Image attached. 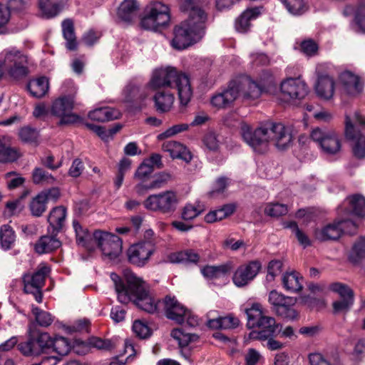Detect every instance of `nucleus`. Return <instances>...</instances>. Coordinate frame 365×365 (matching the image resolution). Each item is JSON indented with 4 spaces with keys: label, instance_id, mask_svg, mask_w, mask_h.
I'll return each mask as SVG.
<instances>
[{
    "label": "nucleus",
    "instance_id": "e433bc0d",
    "mask_svg": "<svg viewBox=\"0 0 365 365\" xmlns=\"http://www.w3.org/2000/svg\"><path fill=\"white\" fill-rule=\"evenodd\" d=\"M18 349L25 356L35 357L43 354L36 337L31 335L26 341L18 344Z\"/></svg>",
    "mask_w": 365,
    "mask_h": 365
},
{
    "label": "nucleus",
    "instance_id": "f257e3e1",
    "mask_svg": "<svg viewBox=\"0 0 365 365\" xmlns=\"http://www.w3.org/2000/svg\"><path fill=\"white\" fill-rule=\"evenodd\" d=\"M118 300L122 304L133 302L139 309L148 313H155L162 305L147 289L145 282L132 272L125 274V281L115 273H111Z\"/></svg>",
    "mask_w": 365,
    "mask_h": 365
},
{
    "label": "nucleus",
    "instance_id": "dca6fc26",
    "mask_svg": "<svg viewBox=\"0 0 365 365\" xmlns=\"http://www.w3.org/2000/svg\"><path fill=\"white\" fill-rule=\"evenodd\" d=\"M93 238L101 249L104 257L112 260L117 258L122 251V242L117 235L96 230L93 235Z\"/></svg>",
    "mask_w": 365,
    "mask_h": 365
},
{
    "label": "nucleus",
    "instance_id": "1a4fd4ad",
    "mask_svg": "<svg viewBox=\"0 0 365 365\" xmlns=\"http://www.w3.org/2000/svg\"><path fill=\"white\" fill-rule=\"evenodd\" d=\"M179 203L177 193L173 190L163 191L149 195L143 202L145 209L162 214H172Z\"/></svg>",
    "mask_w": 365,
    "mask_h": 365
},
{
    "label": "nucleus",
    "instance_id": "423d86ee",
    "mask_svg": "<svg viewBox=\"0 0 365 365\" xmlns=\"http://www.w3.org/2000/svg\"><path fill=\"white\" fill-rule=\"evenodd\" d=\"M65 94L54 99L50 107V113L60 119L61 124H71L80 120V117L73 113L75 106V94L77 87L71 79L63 84Z\"/></svg>",
    "mask_w": 365,
    "mask_h": 365
},
{
    "label": "nucleus",
    "instance_id": "603ef678",
    "mask_svg": "<svg viewBox=\"0 0 365 365\" xmlns=\"http://www.w3.org/2000/svg\"><path fill=\"white\" fill-rule=\"evenodd\" d=\"M51 349L59 356H65L71 349V344L66 338L56 336L52 338Z\"/></svg>",
    "mask_w": 365,
    "mask_h": 365
},
{
    "label": "nucleus",
    "instance_id": "0e129e2a",
    "mask_svg": "<svg viewBox=\"0 0 365 365\" xmlns=\"http://www.w3.org/2000/svg\"><path fill=\"white\" fill-rule=\"evenodd\" d=\"M153 170L154 169L151 165H149L147 163L143 161L135 171L134 178L136 180H147Z\"/></svg>",
    "mask_w": 365,
    "mask_h": 365
},
{
    "label": "nucleus",
    "instance_id": "4468645a",
    "mask_svg": "<svg viewBox=\"0 0 365 365\" xmlns=\"http://www.w3.org/2000/svg\"><path fill=\"white\" fill-rule=\"evenodd\" d=\"M357 229L356 225L351 220H339L333 223L327 224L322 228H317L314 235L319 241L335 240L339 239L342 233L353 235Z\"/></svg>",
    "mask_w": 365,
    "mask_h": 365
},
{
    "label": "nucleus",
    "instance_id": "7c9ffc66",
    "mask_svg": "<svg viewBox=\"0 0 365 365\" xmlns=\"http://www.w3.org/2000/svg\"><path fill=\"white\" fill-rule=\"evenodd\" d=\"M260 7H255L245 10L235 21V29L237 32L245 34L250 29V21L261 14Z\"/></svg>",
    "mask_w": 365,
    "mask_h": 365
},
{
    "label": "nucleus",
    "instance_id": "8fccbe9b",
    "mask_svg": "<svg viewBox=\"0 0 365 365\" xmlns=\"http://www.w3.org/2000/svg\"><path fill=\"white\" fill-rule=\"evenodd\" d=\"M285 228L291 230L292 233L294 235L299 243L306 248L311 245V240L309 237L302 230H301L295 222L290 221L284 223Z\"/></svg>",
    "mask_w": 365,
    "mask_h": 365
},
{
    "label": "nucleus",
    "instance_id": "79ce46f5",
    "mask_svg": "<svg viewBox=\"0 0 365 365\" xmlns=\"http://www.w3.org/2000/svg\"><path fill=\"white\" fill-rule=\"evenodd\" d=\"M62 31L66 41V48L69 50H75L77 47V42L73 30V24L71 20L66 19L62 22Z\"/></svg>",
    "mask_w": 365,
    "mask_h": 365
},
{
    "label": "nucleus",
    "instance_id": "4d7b16f0",
    "mask_svg": "<svg viewBox=\"0 0 365 365\" xmlns=\"http://www.w3.org/2000/svg\"><path fill=\"white\" fill-rule=\"evenodd\" d=\"M264 213L271 217H279L285 215L288 212L286 205L281 203H269L264 207Z\"/></svg>",
    "mask_w": 365,
    "mask_h": 365
},
{
    "label": "nucleus",
    "instance_id": "f3484780",
    "mask_svg": "<svg viewBox=\"0 0 365 365\" xmlns=\"http://www.w3.org/2000/svg\"><path fill=\"white\" fill-rule=\"evenodd\" d=\"M338 83L341 93L349 97H357L364 90V76L349 70L343 71L339 74Z\"/></svg>",
    "mask_w": 365,
    "mask_h": 365
},
{
    "label": "nucleus",
    "instance_id": "13d9d810",
    "mask_svg": "<svg viewBox=\"0 0 365 365\" xmlns=\"http://www.w3.org/2000/svg\"><path fill=\"white\" fill-rule=\"evenodd\" d=\"M19 138L24 142L29 143H37L38 132L31 127H24L19 133Z\"/></svg>",
    "mask_w": 365,
    "mask_h": 365
},
{
    "label": "nucleus",
    "instance_id": "b1692460",
    "mask_svg": "<svg viewBox=\"0 0 365 365\" xmlns=\"http://www.w3.org/2000/svg\"><path fill=\"white\" fill-rule=\"evenodd\" d=\"M234 86L235 83L230 81L227 89L214 95L210 100L212 106L217 108L230 106L238 98V91L235 90Z\"/></svg>",
    "mask_w": 365,
    "mask_h": 365
},
{
    "label": "nucleus",
    "instance_id": "69168bd1",
    "mask_svg": "<svg viewBox=\"0 0 365 365\" xmlns=\"http://www.w3.org/2000/svg\"><path fill=\"white\" fill-rule=\"evenodd\" d=\"M282 262L280 260H272L267 267V274L266 279L268 282H272L274 279L275 277L279 275L282 272Z\"/></svg>",
    "mask_w": 365,
    "mask_h": 365
},
{
    "label": "nucleus",
    "instance_id": "6e6552de",
    "mask_svg": "<svg viewBox=\"0 0 365 365\" xmlns=\"http://www.w3.org/2000/svg\"><path fill=\"white\" fill-rule=\"evenodd\" d=\"M354 123L365 126V116L356 110L345 115V135L349 139L356 140L353 146V153L355 157L364 158L365 157V136L359 133Z\"/></svg>",
    "mask_w": 365,
    "mask_h": 365
},
{
    "label": "nucleus",
    "instance_id": "393cba45",
    "mask_svg": "<svg viewBox=\"0 0 365 365\" xmlns=\"http://www.w3.org/2000/svg\"><path fill=\"white\" fill-rule=\"evenodd\" d=\"M155 91L153 101L156 110L162 113L170 111L175 101L174 94L168 88L159 89Z\"/></svg>",
    "mask_w": 365,
    "mask_h": 365
},
{
    "label": "nucleus",
    "instance_id": "de8ad7c7",
    "mask_svg": "<svg viewBox=\"0 0 365 365\" xmlns=\"http://www.w3.org/2000/svg\"><path fill=\"white\" fill-rule=\"evenodd\" d=\"M16 240L14 231L9 225L0 228V245L4 250L11 248Z\"/></svg>",
    "mask_w": 365,
    "mask_h": 365
},
{
    "label": "nucleus",
    "instance_id": "412c9836",
    "mask_svg": "<svg viewBox=\"0 0 365 365\" xmlns=\"http://www.w3.org/2000/svg\"><path fill=\"white\" fill-rule=\"evenodd\" d=\"M262 267L259 261H251L239 266L232 276V282L237 287H243L250 283Z\"/></svg>",
    "mask_w": 365,
    "mask_h": 365
},
{
    "label": "nucleus",
    "instance_id": "bb28decb",
    "mask_svg": "<svg viewBox=\"0 0 365 365\" xmlns=\"http://www.w3.org/2000/svg\"><path fill=\"white\" fill-rule=\"evenodd\" d=\"M163 150L168 152L173 159L178 158L189 163L192 160V155L187 148L177 141H168L163 144Z\"/></svg>",
    "mask_w": 365,
    "mask_h": 365
},
{
    "label": "nucleus",
    "instance_id": "9b49d317",
    "mask_svg": "<svg viewBox=\"0 0 365 365\" xmlns=\"http://www.w3.org/2000/svg\"><path fill=\"white\" fill-rule=\"evenodd\" d=\"M166 317L178 324L186 323L195 327L199 324V319L190 310L185 309L175 297L166 296L162 302Z\"/></svg>",
    "mask_w": 365,
    "mask_h": 365
},
{
    "label": "nucleus",
    "instance_id": "a18cd8bd",
    "mask_svg": "<svg viewBox=\"0 0 365 365\" xmlns=\"http://www.w3.org/2000/svg\"><path fill=\"white\" fill-rule=\"evenodd\" d=\"M48 202L44 192H39L34 197L29 205L31 214L36 217H40L46 210Z\"/></svg>",
    "mask_w": 365,
    "mask_h": 365
},
{
    "label": "nucleus",
    "instance_id": "6ab92c4d",
    "mask_svg": "<svg viewBox=\"0 0 365 365\" xmlns=\"http://www.w3.org/2000/svg\"><path fill=\"white\" fill-rule=\"evenodd\" d=\"M235 83V90L238 91V98L246 101L255 100L261 96L263 87L248 76H241L231 81Z\"/></svg>",
    "mask_w": 365,
    "mask_h": 365
},
{
    "label": "nucleus",
    "instance_id": "39448f33",
    "mask_svg": "<svg viewBox=\"0 0 365 365\" xmlns=\"http://www.w3.org/2000/svg\"><path fill=\"white\" fill-rule=\"evenodd\" d=\"M28 65V56L17 47L9 46L0 52V78L21 80L29 73Z\"/></svg>",
    "mask_w": 365,
    "mask_h": 365
},
{
    "label": "nucleus",
    "instance_id": "a211bd4d",
    "mask_svg": "<svg viewBox=\"0 0 365 365\" xmlns=\"http://www.w3.org/2000/svg\"><path fill=\"white\" fill-rule=\"evenodd\" d=\"M280 93L285 101L301 100L308 93V87L301 78H287L279 85Z\"/></svg>",
    "mask_w": 365,
    "mask_h": 365
},
{
    "label": "nucleus",
    "instance_id": "58836bf2",
    "mask_svg": "<svg viewBox=\"0 0 365 365\" xmlns=\"http://www.w3.org/2000/svg\"><path fill=\"white\" fill-rule=\"evenodd\" d=\"M257 83L263 87V92L274 94L277 91L275 78L269 70H263L259 74Z\"/></svg>",
    "mask_w": 365,
    "mask_h": 365
},
{
    "label": "nucleus",
    "instance_id": "c85d7f7f",
    "mask_svg": "<svg viewBox=\"0 0 365 365\" xmlns=\"http://www.w3.org/2000/svg\"><path fill=\"white\" fill-rule=\"evenodd\" d=\"M58 234L48 232L42 236L35 245V250L38 254L52 252L61 245V242L57 238Z\"/></svg>",
    "mask_w": 365,
    "mask_h": 365
},
{
    "label": "nucleus",
    "instance_id": "37998d69",
    "mask_svg": "<svg viewBox=\"0 0 365 365\" xmlns=\"http://www.w3.org/2000/svg\"><path fill=\"white\" fill-rule=\"evenodd\" d=\"M73 227L76 233V242L78 245L91 249L88 242L91 239L87 229L84 228L76 220H73Z\"/></svg>",
    "mask_w": 365,
    "mask_h": 365
},
{
    "label": "nucleus",
    "instance_id": "0eeeda50",
    "mask_svg": "<svg viewBox=\"0 0 365 365\" xmlns=\"http://www.w3.org/2000/svg\"><path fill=\"white\" fill-rule=\"evenodd\" d=\"M170 21L168 6L160 1H155L145 7L140 20V26L144 29L156 31L166 28Z\"/></svg>",
    "mask_w": 365,
    "mask_h": 365
},
{
    "label": "nucleus",
    "instance_id": "ddd939ff",
    "mask_svg": "<svg viewBox=\"0 0 365 365\" xmlns=\"http://www.w3.org/2000/svg\"><path fill=\"white\" fill-rule=\"evenodd\" d=\"M268 301L277 315L288 321L298 319L299 313L293 307L297 302L296 297H287L276 290H272L269 293Z\"/></svg>",
    "mask_w": 365,
    "mask_h": 365
},
{
    "label": "nucleus",
    "instance_id": "09e8293b",
    "mask_svg": "<svg viewBox=\"0 0 365 365\" xmlns=\"http://www.w3.org/2000/svg\"><path fill=\"white\" fill-rule=\"evenodd\" d=\"M31 312L36 324L40 327H47L53 322L54 317L51 314L33 305Z\"/></svg>",
    "mask_w": 365,
    "mask_h": 365
},
{
    "label": "nucleus",
    "instance_id": "a878e982",
    "mask_svg": "<svg viewBox=\"0 0 365 365\" xmlns=\"http://www.w3.org/2000/svg\"><path fill=\"white\" fill-rule=\"evenodd\" d=\"M67 216V210L63 206L53 208L48 216V232L58 234L63 228Z\"/></svg>",
    "mask_w": 365,
    "mask_h": 365
},
{
    "label": "nucleus",
    "instance_id": "e2e57ef3",
    "mask_svg": "<svg viewBox=\"0 0 365 365\" xmlns=\"http://www.w3.org/2000/svg\"><path fill=\"white\" fill-rule=\"evenodd\" d=\"M133 332L141 339L148 337L151 331L146 323L141 320H135L132 327Z\"/></svg>",
    "mask_w": 365,
    "mask_h": 365
},
{
    "label": "nucleus",
    "instance_id": "c03bdc74",
    "mask_svg": "<svg viewBox=\"0 0 365 365\" xmlns=\"http://www.w3.org/2000/svg\"><path fill=\"white\" fill-rule=\"evenodd\" d=\"M73 227L76 233V242L78 245L91 249L88 242L91 239L87 229L84 228L76 220H73Z\"/></svg>",
    "mask_w": 365,
    "mask_h": 365
},
{
    "label": "nucleus",
    "instance_id": "774afa93",
    "mask_svg": "<svg viewBox=\"0 0 365 365\" xmlns=\"http://www.w3.org/2000/svg\"><path fill=\"white\" fill-rule=\"evenodd\" d=\"M263 360V356L255 349H249L245 355V365H258Z\"/></svg>",
    "mask_w": 365,
    "mask_h": 365
},
{
    "label": "nucleus",
    "instance_id": "49530a36",
    "mask_svg": "<svg viewBox=\"0 0 365 365\" xmlns=\"http://www.w3.org/2000/svg\"><path fill=\"white\" fill-rule=\"evenodd\" d=\"M365 257V236L360 237L353 245L349 259L353 263H357Z\"/></svg>",
    "mask_w": 365,
    "mask_h": 365
},
{
    "label": "nucleus",
    "instance_id": "5701e85b",
    "mask_svg": "<svg viewBox=\"0 0 365 365\" xmlns=\"http://www.w3.org/2000/svg\"><path fill=\"white\" fill-rule=\"evenodd\" d=\"M339 216L353 213L359 217L365 216V198L361 195H354L346 198L337 209Z\"/></svg>",
    "mask_w": 365,
    "mask_h": 365
},
{
    "label": "nucleus",
    "instance_id": "f8f14e48",
    "mask_svg": "<svg viewBox=\"0 0 365 365\" xmlns=\"http://www.w3.org/2000/svg\"><path fill=\"white\" fill-rule=\"evenodd\" d=\"M49 273V267L42 263L34 272L25 273L22 277L24 292L33 294L38 303L42 302L41 289L44 286L46 277Z\"/></svg>",
    "mask_w": 365,
    "mask_h": 365
},
{
    "label": "nucleus",
    "instance_id": "680f3d73",
    "mask_svg": "<svg viewBox=\"0 0 365 365\" xmlns=\"http://www.w3.org/2000/svg\"><path fill=\"white\" fill-rule=\"evenodd\" d=\"M299 50L307 56H313L317 53L318 45L312 39H305L299 43Z\"/></svg>",
    "mask_w": 365,
    "mask_h": 365
},
{
    "label": "nucleus",
    "instance_id": "c756f323",
    "mask_svg": "<svg viewBox=\"0 0 365 365\" xmlns=\"http://www.w3.org/2000/svg\"><path fill=\"white\" fill-rule=\"evenodd\" d=\"M304 278L297 272L289 271L282 274V283L283 288L290 292L301 291L304 285Z\"/></svg>",
    "mask_w": 365,
    "mask_h": 365
},
{
    "label": "nucleus",
    "instance_id": "052dcab7",
    "mask_svg": "<svg viewBox=\"0 0 365 365\" xmlns=\"http://www.w3.org/2000/svg\"><path fill=\"white\" fill-rule=\"evenodd\" d=\"M355 26L356 31L365 33V0L360 4L357 9Z\"/></svg>",
    "mask_w": 365,
    "mask_h": 365
},
{
    "label": "nucleus",
    "instance_id": "6e6d98bb",
    "mask_svg": "<svg viewBox=\"0 0 365 365\" xmlns=\"http://www.w3.org/2000/svg\"><path fill=\"white\" fill-rule=\"evenodd\" d=\"M170 335L181 347L187 346L190 342L196 341L197 339L196 334L185 333L181 329H174Z\"/></svg>",
    "mask_w": 365,
    "mask_h": 365
},
{
    "label": "nucleus",
    "instance_id": "338daca9",
    "mask_svg": "<svg viewBox=\"0 0 365 365\" xmlns=\"http://www.w3.org/2000/svg\"><path fill=\"white\" fill-rule=\"evenodd\" d=\"M330 289L338 293L341 299L354 298L352 290L346 285L341 283H333L330 285Z\"/></svg>",
    "mask_w": 365,
    "mask_h": 365
},
{
    "label": "nucleus",
    "instance_id": "20e7f679",
    "mask_svg": "<svg viewBox=\"0 0 365 365\" xmlns=\"http://www.w3.org/2000/svg\"><path fill=\"white\" fill-rule=\"evenodd\" d=\"M145 88L149 91L175 88L182 106L187 105L192 96L188 76L170 66H161L153 68Z\"/></svg>",
    "mask_w": 365,
    "mask_h": 365
},
{
    "label": "nucleus",
    "instance_id": "473e14b6",
    "mask_svg": "<svg viewBox=\"0 0 365 365\" xmlns=\"http://www.w3.org/2000/svg\"><path fill=\"white\" fill-rule=\"evenodd\" d=\"M138 9L136 0H123L118 9L117 15L121 21L130 22L135 17Z\"/></svg>",
    "mask_w": 365,
    "mask_h": 365
},
{
    "label": "nucleus",
    "instance_id": "72a5a7b5",
    "mask_svg": "<svg viewBox=\"0 0 365 365\" xmlns=\"http://www.w3.org/2000/svg\"><path fill=\"white\" fill-rule=\"evenodd\" d=\"M232 267V263L227 262L218 266H206L201 269V272L206 278L216 279L227 277Z\"/></svg>",
    "mask_w": 365,
    "mask_h": 365
},
{
    "label": "nucleus",
    "instance_id": "864d4df0",
    "mask_svg": "<svg viewBox=\"0 0 365 365\" xmlns=\"http://www.w3.org/2000/svg\"><path fill=\"white\" fill-rule=\"evenodd\" d=\"M205 207V205L200 202L195 204H187L182 212V217L185 220H191L200 215Z\"/></svg>",
    "mask_w": 365,
    "mask_h": 365
},
{
    "label": "nucleus",
    "instance_id": "9d476101",
    "mask_svg": "<svg viewBox=\"0 0 365 365\" xmlns=\"http://www.w3.org/2000/svg\"><path fill=\"white\" fill-rule=\"evenodd\" d=\"M335 67L330 63H321L316 67L317 81L314 86L317 95L325 100L331 99L334 93L335 80L332 74Z\"/></svg>",
    "mask_w": 365,
    "mask_h": 365
},
{
    "label": "nucleus",
    "instance_id": "f704fd0d",
    "mask_svg": "<svg viewBox=\"0 0 365 365\" xmlns=\"http://www.w3.org/2000/svg\"><path fill=\"white\" fill-rule=\"evenodd\" d=\"M120 115L119 110L110 107L97 108L88 113V117L91 120L101 122L115 120L118 118Z\"/></svg>",
    "mask_w": 365,
    "mask_h": 365
},
{
    "label": "nucleus",
    "instance_id": "5fc2aeb1",
    "mask_svg": "<svg viewBox=\"0 0 365 365\" xmlns=\"http://www.w3.org/2000/svg\"><path fill=\"white\" fill-rule=\"evenodd\" d=\"M29 190H26L24 192L20 198L8 202L4 211V216L10 217L21 212L24 207L21 202V200L29 194Z\"/></svg>",
    "mask_w": 365,
    "mask_h": 365
},
{
    "label": "nucleus",
    "instance_id": "c9c22d12",
    "mask_svg": "<svg viewBox=\"0 0 365 365\" xmlns=\"http://www.w3.org/2000/svg\"><path fill=\"white\" fill-rule=\"evenodd\" d=\"M19 151L11 147L9 138L0 136V162H13L19 158Z\"/></svg>",
    "mask_w": 365,
    "mask_h": 365
},
{
    "label": "nucleus",
    "instance_id": "ea45409f",
    "mask_svg": "<svg viewBox=\"0 0 365 365\" xmlns=\"http://www.w3.org/2000/svg\"><path fill=\"white\" fill-rule=\"evenodd\" d=\"M199 255L192 250H184L170 253L168 256V260L171 263L197 262Z\"/></svg>",
    "mask_w": 365,
    "mask_h": 365
},
{
    "label": "nucleus",
    "instance_id": "7ed1b4c3",
    "mask_svg": "<svg viewBox=\"0 0 365 365\" xmlns=\"http://www.w3.org/2000/svg\"><path fill=\"white\" fill-rule=\"evenodd\" d=\"M181 10L187 13V19L175 29V36L171 41L173 48L182 50L199 41L205 35L207 14L192 0H185Z\"/></svg>",
    "mask_w": 365,
    "mask_h": 365
},
{
    "label": "nucleus",
    "instance_id": "4c0bfd02",
    "mask_svg": "<svg viewBox=\"0 0 365 365\" xmlns=\"http://www.w3.org/2000/svg\"><path fill=\"white\" fill-rule=\"evenodd\" d=\"M245 313L247 317V325L250 328H255L258 322L266 317L262 306L257 302L252 303L249 307L245 308Z\"/></svg>",
    "mask_w": 365,
    "mask_h": 365
},
{
    "label": "nucleus",
    "instance_id": "f03ea898",
    "mask_svg": "<svg viewBox=\"0 0 365 365\" xmlns=\"http://www.w3.org/2000/svg\"><path fill=\"white\" fill-rule=\"evenodd\" d=\"M240 129L244 141L256 153L264 152L269 142H273L279 150L288 148L292 143L290 129L282 123H266L255 130L242 123Z\"/></svg>",
    "mask_w": 365,
    "mask_h": 365
},
{
    "label": "nucleus",
    "instance_id": "aec40b11",
    "mask_svg": "<svg viewBox=\"0 0 365 365\" xmlns=\"http://www.w3.org/2000/svg\"><path fill=\"white\" fill-rule=\"evenodd\" d=\"M155 250V247L153 241H140L131 245L128 250V260L136 266L143 267L148 263Z\"/></svg>",
    "mask_w": 365,
    "mask_h": 365
},
{
    "label": "nucleus",
    "instance_id": "2f4dec72",
    "mask_svg": "<svg viewBox=\"0 0 365 365\" xmlns=\"http://www.w3.org/2000/svg\"><path fill=\"white\" fill-rule=\"evenodd\" d=\"M27 90L31 96L43 98L49 90L48 79L44 76L31 79L27 84Z\"/></svg>",
    "mask_w": 365,
    "mask_h": 365
},
{
    "label": "nucleus",
    "instance_id": "cd10ccee",
    "mask_svg": "<svg viewBox=\"0 0 365 365\" xmlns=\"http://www.w3.org/2000/svg\"><path fill=\"white\" fill-rule=\"evenodd\" d=\"M39 15L43 19L56 16L62 10L63 0H38Z\"/></svg>",
    "mask_w": 365,
    "mask_h": 365
},
{
    "label": "nucleus",
    "instance_id": "bf43d9fd",
    "mask_svg": "<svg viewBox=\"0 0 365 365\" xmlns=\"http://www.w3.org/2000/svg\"><path fill=\"white\" fill-rule=\"evenodd\" d=\"M189 128V125L187 123H180L177 125H174L169 128H168L164 132L160 133L158 135V139L160 140H164L165 138H168L173 137L178 133L184 132Z\"/></svg>",
    "mask_w": 365,
    "mask_h": 365
},
{
    "label": "nucleus",
    "instance_id": "2eb2a0df",
    "mask_svg": "<svg viewBox=\"0 0 365 365\" xmlns=\"http://www.w3.org/2000/svg\"><path fill=\"white\" fill-rule=\"evenodd\" d=\"M310 138L327 155H336L341 150V140L334 130L315 128L312 130Z\"/></svg>",
    "mask_w": 365,
    "mask_h": 365
},
{
    "label": "nucleus",
    "instance_id": "3c124183",
    "mask_svg": "<svg viewBox=\"0 0 365 365\" xmlns=\"http://www.w3.org/2000/svg\"><path fill=\"white\" fill-rule=\"evenodd\" d=\"M32 180L34 183L41 185H53L56 182V178L41 168H36L34 170Z\"/></svg>",
    "mask_w": 365,
    "mask_h": 365
},
{
    "label": "nucleus",
    "instance_id": "4be33fe9",
    "mask_svg": "<svg viewBox=\"0 0 365 365\" xmlns=\"http://www.w3.org/2000/svg\"><path fill=\"white\" fill-rule=\"evenodd\" d=\"M255 327H257L259 330L251 331L247 335H246L245 336L246 342L255 339L263 341L270 338L271 336H276L279 324L276 323L274 318L266 316L258 322Z\"/></svg>",
    "mask_w": 365,
    "mask_h": 365
},
{
    "label": "nucleus",
    "instance_id": "a19ab883",
    "mask_svg": "<svg viewBox=\"0 0 365 365\" xmlns=\"http://www.w3.org/2000/svg\"><path fill=\"white\" fill-rule=\"evenodd\" d=\"M287 11L293 16H301L309 9L306 0H280Z\"/></svg>",
    "mask_w": 365,
    "mask_h": 365
}]
</instances>
